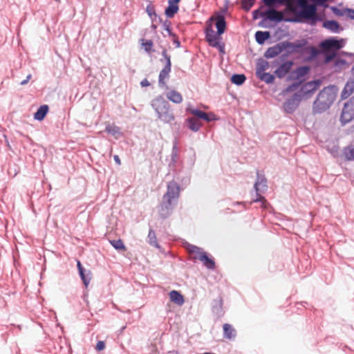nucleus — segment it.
<instances>
[{
	"label": "nucleus",
	"instance_id": "nucleus-44",
	"mask_svg": "<svg viewBox=\"0 0 354 354\" xmlns=\"http://www.w3.org/2000/svg\"><path fill=\"white\" fill-rule=\"evenodd\" d=\"M162 56L163 58L160 59V62H163V61L165 60V66H167V65L169 64V68H171V57H170V55H169L167 54V50L165 49L162 50Z\"/></svg>",
	"mask_w": 354,
	"mask_h": 354
},
{
	"label": "nucleus",
	"instance_id": "nucleus-21",
	"mask_svg": "<svg viewBox=\"0 0 354 354\" xmlns=\"http://www.w3.org/2000/svg\"><path fill=\"white\" fill-rule=\"evenodd\" d=\"M170 72L171 68H169V64L160 71L158 76V84L160 87H164L166 86L165 80L169 78Z\"/></svg>",
	"mask_w": 354,
	"mask_h": 354
},
{
	"label": "nucleus",
	"instance_id": "nucleus-12",
	"mask_svg": "<svg viewBox=\"0 0 354 354\" xmlns=\"http://www.w3.org/2000/svg\"><path fill=\"white\" fill-rule=\"evenodd\" d=\"M302 97L301 94L299 93H295L292 95V96L286 100L283 103V109L288 113H293L296 109L298 107L299 102H301Z\"/></svg>",
	"mask_w": 354,
	"mask_h": 354
},
{
	"label": "nucleus",
	"instance_id": "nucleus-43",
	"mask_svg": "<svg viewBox=\"0 0 354 354\" xmlns=\"http://www.w3.org/2000/svg\"><path fill=\"white\" fill-rule=\"evenodd\" d=\"M243 9L248 11L254 5L255 0H241Z\"/></svg>",
	"mask_w": 354,
	"mask_h": 354
},
{
	"label": "nucleus",
	"instance_id": "nucleus-1",
	"mask_svg": "<svg viewBox=\"0 0 354 354\" xmlns=\"http://www.w3.org/2000/svg\"><path fill=\"white\" fill-rule=\"evenodd\" d=\"M180 193V187L176 182L172 180L167 183V192L158 206V214L161 218L165 219L172 214L178 205Z\"/></svg>",
	"mask_w": 354,
	"mask_h": 354
},
{
	"label": "nucleus",
	"instance_id": "nucleus-19",
	"mask_svg": "<svg viewBox=\"0 0 354 354\" xmlns=\"http://www.w3.org/2000/svg\"><path fill=\"white\" fill-rule=\"evenodd\" d=\"M77 266L78 268L79 274L86 287L90 283L91 281V272L84 269L80 261H77Z\"/></svg>",
	"mask_w": 354,
	"mask_h": 354
},
{
	"label": "nucleus",
	"instance_id": "nucleus-30",
	"mask_svg": "<svg viewBox=\"0 0 354 354\" xmlns=\"http://www.w3.org/2000/svg\"><path fill=\"white\" fill-rule=\"evenodd\" d=\"M186 121L188 128L193 131H198L201 127V124L194 118H189Z\"/></svg>",
	"mask_w": 354,
	"mask_h": 354
},
{
	"label": "nucleus",
	"instance_id": "nucleus-37",
	"mask_svg": "<svg viewBox=\"0 0 354 354\" xmlns=\"http://www.w3.org/2000/svg\"><path fill=\"white\" fill-rule=\"evenodd\" d=\"M111 245L117 250H125L126 247L121 239L110 241Z\"/></svg>",
	"mask_w": 354,
	"mask_h": 354
},
{
	"label": "nucleus",
	"instance_id": "nucleus-13",
	"mask_svg": "<svg viewBox=\"0 0 354 354\" xmlns=\"http://www.w3.org/2000/svg\"><path fill=\"white\" fill-rule=\"evenodd\" d=\"M205 33V39L211 46L218 45V41L221 35H218V32H215L214 31L212 23H206Z\"/></svg>",
	"mask_w": 354,
	"mask_h": 354
},
{
	"label": "nucleus",
	"instance_id": "nucleus-16",
	"mask_svg": "<svg viewBox=\"0 0 354 354\" xmlns=\"http://www.w3.org/2000/svg\"><path fill=\"white\" fill-rule=\"evenodd\" d=\"M286 46L281 44V41L279 42L274 46L268 48L264 53V57L266 59L274 58L284 51Z\"/></svg>",
	"mask_w": 354,
	"mask_h": 354
},
{
	"label": "nucleus",
	"instance_id": "nucleus-31",
	"mask_svg": "<svg viewBox=\"0 0 354 354\" xmlns=\"http://www.w3.org/2000/svg\"><path fill=\"white\" fill-rule=\"evenodd\" d=\"M179 10L178 5L169 4L165 10V14L168 18H172Z\"/></svg>",
	"mask_w": 354,
	"mask_h": 354
},
{
	"label": "nucleus",
	"instance_id": "nucleus-46",
	"mask_svg": "<svg viewBox=\"0 0 354 354\" xmlns=\"http://www.w3.org/2000/svg\"><path fill=\"white\" fill-rule=\"evenodd\" d=\"M264 4L267 6H270L274 4H283L288 0H262Z\"/></svg>",
	"mask_w": 354,
	"mask_h": 354
},
{
	"label": "nucleus",
	"instance_id": "nucleus-18",
	"mask_svg": "<svg viewBox=\"0 0 354 354\" xmlns=\"http://www.w3.org/2000/svg\"><path fill=\"white\" fill-rule=\"evenodd\" d=\"M323 27L333 33H339L343 30L339 24L335 20H326L323 22Z\"/></svg>",
	"mask_w": 354,
	"mask_h": 354
},
{
	"label": "nucleus",
	"instance_id": "nucleus-24",
	"mask_svg": "<svg viewBox=\"0 0 354 354\" xmlns=\"http://www.w3.org/2000/svg\"><path fill=\"white\" fill-rule=\"evenodd\" d=\"M48 111V105L44 104L40 106L34 114V118L37 120L41 121L44 120Z\"/></svg>",
	"mask_w": 354,
	"mask_h": 354
},
{
	"label": "nucleus",
	"instance_id": "nucleus-45",
	"mask_svg": "<svg viewBox=\"0 0 354 354\" xmlns=\"http://www.w3.org/2000/svg\"><path fill=\"white\" fill-rule=\"evenodd\" d=\"M301 81L295 80V82H292L286 88V92H292L297 90L301 84Z\"/></svg>",
	"mask_w": 354,
	"mask_h": 354
},
{
	"label": "nucleus",
	"instance_id": "nucleus-14",
	"mask_svg": "<svg viewBox=\"0 0 354 354\" xmlns=\"http://www.w3.org/2000/svg\"><path fill=\"white\" fill-rule=\"evenodd\" d=\"M310 68L307 66H299L295 70L291 71L287 77V81L290 80H304V77L308 73Z\"/></svg>",
	"mask_w": 354,
	"mask_h": 354
},
{
	"label": "nucleus",
	"instance_id": "nucleus-33",
	"mask_svg": "<svg viewBox=\"0 0 354 354\" xmlns=\"http://www.w3.org/2000/svg\"><path fill=\"white\" fill-rule=\"evenodd\" d=\"M245 80L246 77L243 74H234L231 77V82L238 86L242 85Z\"/></svg>",
	"mask_w": 354,
	"mask_h": 354
},
{
	"label": "nucleus",
	"instance_id": "nucleus-32",
	"mask_svg": "<svg viewBox=\"0 0 354 354\" xmlns=\"http://www.w3.org/2000/svg\"><path fill=\"white\" fill-rule=\"evenodd\" d=\"M257 76L263 82H266V84H272L273 83L274 80V75H272L269 73L263 72L262 73H260L259 75H257Z\"/></svg>",
	"mask_w": 354,
	"mask_h": 354
},
{
	"label": "nucleus",
	"instance_id": "nucleus-49",
	"mask_svg": "<svg viewBox=\"0 0 354 354\" xmlns=\"http://www.w3.org/2000/svg\"><path fill=\"white\" fill-rule=\"evenodd\" d=\"M143 46H145V50L149 53L151 50L153 42L151 40H147L145 43H143Z\"/></svg>",
	"mask_w": 354,
	"mask_h": 354
},
{
	"label": "nucleus",
	"instance_id": "nucleus-42",
	"mask_svg": "<svg viewBox=\"0 0 354 354\" xmlns=\"http://www.w3.org/2000/svg\"><path fill=\"white\" fill-rule=\"evenodd\" d=\"M178 157V149L176 143H175L172 147L171 155V162L173 163H176L177 162Z\"/></svg>",
	"mask_w": 354,
	"mask_h": 354
},
{
	"label": "nucleus",
	"instance_id": "nucleus-29",
	"mask_svg": "<svg viewBox=\"0 0 354 354\" xmlns=\"http://www.w3.org/2000/svg\"><path fill=\"white\" fill-rule=\"evenodd\" d=\"M185 248L189 254H194V256H200L202 253H206L202 248L189 243L187 244Z\"/></svg>",
	"mask_w": 354,
	"mask_h": 354
},
{
	"label": "nucleus",
	"instance_id": "nucleus-25",
	"mask_svg": "<svg viewBox=\"0 0 354 354\" xmlns=\"http://www.w3.org/2000/svg\"><path fill=\"white\" fill-rule=\"evenodd\" d=\"M270 37V33L268 31H257L255 33L256 41L259 44H263L265 41Z\"/></svg>",
	"mask_w": 354,
	"mask_h": 354
},
{
	"label": "nucleus",
	"instance_id": "nucleus-58",
	"mask_svg": "<svg viewBox=\"0 0 354 354\" xmlns=\"http://www.w3.org/2000/svg\"><path fill=\"white\" fill-rule=\"evenodd\" d=\"M180 0H168L169 4L178 5Z\"/></svg>",
	"mask_w": 354,
	"mask_h": 354
},
{
	"label": "nucleus",
	"instance_id": "nucleus-7",
	"mask_svg": "<svg viewBox=\"0 0 354 354\" xmlns=\"http://www.w3.org/2000/svg\"><path fill=\"white\" fill-rule=\"evenodd\" d=\"M345 44L343 39H337L336 37H330L324 39L319 44L322 50L336 52L341 49Z\"/></svg>",
	"mask_w": 354,
	"mask_h": 354
},
{
	"label": "nucleus",
	"instance_id": "nucleus-17",
	"mask_svg": "<svg viewBox=\"0 0 354 354\" xmlns=\"http://www.w3.org/2000/svg\"><path fill=\"white\" fill-rule=\"evenodd\" d=\"M193 259L200 260L204 266L209 270H214L216 267L214 258L210 257L207 252L202 253L200 256H194Z\"/></svg>",
	"mask_w": 354,
	"mask_h": 354
},
{
	"label": "nucleus",
	"instance_id": "nucleus-35",
	"mask_svg": "<svg viewBox=\"0 0 354 354\" xmlns=\"http://www.w3.org/2000/svg\"><path fill=\"white\" fill-rule=\"evenodd\" d=\"M222 299H219L218 300H214L212 306V311L214 313L221 315H222Z\"/></svg>",
	"mask_w": 354,
	"mask_h": 354
},
{
	"label": "nucleus",
	"instance_id": "nucleus-59",
	"mask_svg": "<svg viewBox=\"0 0 354 354\" xmlns=\"http://www.w3.org/2000/svg\"><path fill=\"white\" fill-rule=\"evenodd\" d=\"M348 12H349V17H350V18L352 19H354V10L349 9Z\"/></svg>",
	"mask_w": 354,
	"mask_h": 354
},
{
	"label": "nucleus",
	"instance_id": "nucleus-54",
	"mask_svg": "<svg viewBox=\"0 0 354 354\" xmlns=\"http://www.w3.org/2000/svg\"><path fill=\"white\" fill-rule=\"evenodd\" d=\"M234 206H243L244 209H248V207L247 206L246 202H236L233 203Z\"/></svg>",
	"mask_w": 354,
	"mask_h": 354
},
{
	"label": "nucleus",
	"instance_id": "nucleus-20",
	"mask_svg": "<svg viewBox=\"0 0 354 354\" xmlns=\"http://www.w3.org/2000/svg\"><path fill=\"white\" fill-rule=\"evenodd\" d=\"M223 328V337L229 340L234 339L236 336V331L233 326L230 324H224Z\"/></svg>",
	"mask_w": 354,
	"mask_h": 354
},
{
	"label": "nucleus",
	"instance_id": "nucleus-62",
	"mask_svg": "<svg viewBox=\"0 0 354 354\" xmlns=\"http://www.w3.org/2000/svg\"><path fill=\"white\" fill-rule=\"evenodd\" d=\"M189 183V178H187L185 180V183Z\"/></svg>",
	"mask_w": 354,
	"mask_h": 354
},
{
	"label": "nucleus",
	"instance_id": "nucleus-61",
	"mask_svg": "<svg viewBox=\"0 0 354 354\" xmlns=\"http://www.w3.org/2000/svg\"><path fill=\"white\" fill-rule=\"evenodd\" d=\"M31 78H32V75L31 74H28L26 79H27L29 81Z\"/></svg>",
	"mask_w": 354,
	"mask_h": 354
},
{
	"label": "nucleus",
	"instance_id": "nucleus-38",
	"mask_svg": "<svg viewBox=\"0 0 354 354\" xmlns=\"http://www.w3.org/2000/svg\"><path fill=\"white\" fill-rule=\"evenodd\" d=\"M186 111L190 113L199 119L205 118V112H203L199 109L187 107Z\"/></svg>",
	"mask_w": 354,
	"mask_h": 354
},
{
	"label": "nucleus",
	"instance_id": "nucleus-4",
	"mask_svg": "<svg viewBox=\"0 0 354 354\" xmlns=\"http://www.w3.org/2000/svg\"><path fill=\"white\" fill-rule=\"evenodd\" d=\"M151 106L157 114L158 118L164 123H170L175 119L169 103L162 96H158L151 102Z\"/></svg>",
	"mask_w": 354,
	"mask_h": 354
},
{
	"label": "nucleus",
	"instance_id": "nucleus-23",
	"mask_svg": "<svg viewBox=\"0 0 354 354\" xmlns=\"http://www.w3.org/2000/svg\"><path fill=\"white\" fill-rule=\"evenodd\" d=\"M167 97L174 103L180 104L183 101L182 95L175 90L167 93Z\"/></svg>",
	"mask_w": 354,
	"mask_h": 354
},
{
	"label": "nucleus",
	"instance_id": "nucleus-48",
	"mask_svg": "<svg viewBox=\"0 0 354 354\" xmlns=\"http://www.w3.org/2000/svg\"><path fill=\"white\" fill-rule=\"evenodd\" d=\"M202 119L207 122H211V121L216 120L217 118H216V115L214 113H205V118H202Z\"/></svg>",
	"mask_w": 354,
	"mask_h": 354
},
{
	"label": "nucleus",
	"instance_id": "nucleus-11",
	"mask_svg": "<svg viewBox=\"0 0 354 354\" xmlns=\"http://www.w3.org/2000/svg\"><path fill=\"white\" fill-rule=\"evenodd\" d=\"M272 64L274 66L279 65L274 73L278 78L281 79L290 73L294 62L291 60L283 62L279 59V61L274 60Z\"/></svg>",
	"mask_w": 354,
	"mask_h": 354
},
{
	"label": "nucleus",
	"instance_id": "nucleus-39",
	"mask_svg": "<svg viewBox=\"0 0 354 354\" xmlns=\"http://www.w3.org/2000/svg\"><path fill=\"white\" fill-rule=\"evenodd\" d=\"M322 53L324 55L326 63L330 62L337 55V53L334 51L322 50Z\"/></svg>",
	"mask_w": 354,
	"mask_h": 354
},
{
	"label": "nucleus",
	"instance_id": "nucleus-53",
	"mask_svg": "<svg viewBox=\"0 0 354 354\" xmlns=\"http://www.w3.org/2000/svg\"><path fill=\"white\" fill-rule=\"evenodd\" d=\"M214 47L218 48L220 53H225V46L223 44H221L219 41H218V45H216V46H214Z\"/></svg>",
	"mask_w": 354,
	"mask_h": 354
},
{
	"label": "nucleus",
	"instance_id": "nucleus-28",
	"mask_svg": "<svg viewBox=\"0 0 354 354\" xmlns=\"http://www.w3.org/2000/svg\"><path fill=\"white\" fill-rule=\"evenodd\" d=\"M305 53H308L309 57H308V60H313L322 53L319 50H318L316 47L314 46H308L306 47L304 50Z\"/></svg>",
	"mask_w": 354,
	"mask_h": 354
},
{
	"label": "nucleus",
	"instance_id": "nucleus-6",
	"mask_svg": "<svg viewBox=\"0 0 354 354\" xmlns=\"http://www.w3.org/2000/svg\"><path fill=\"white\" fill-rule=\"evenodd\" d=\"M257 178L254 187L258 197L251 201L250 204H252V203L261 202L262 203L261 206L263 208H267V201L265 198L261 195V193L265 192L267 189V181L265 176L260 174L259 171H257Z\"/></svg>",
	"mask_w": 354,
	"mask_h": 354
},
{
	"label": "nucleus",
	"instance_id": "nucleus-8",
	"mask_svg": "<svg viewBox=\"0 0 354 354\" xmlns=\"http://www.w3.org/2000/svg\"><path fill=\"white\" fill-rule=\"evenodd\" d=\"M225 10H223L222 12H216L212 15L206 23H212L215 22V26L217 29V32L218 35H222L225 32L227 24L225 17Z\"/></svg>",
	"mask_w": 354,
	"mask_h": 354
},
{
	"label": "nucleus",
	"instance_id": "nucleus-27",
	"mask_svg": "<svg viewBox=\"0 0 354 354\" xmlns=\"http://www.w3.org/2000/svg\"><path fill=\"white\" fill-rule=\"evenodd\" d=\"M354 92V81L348 82L342 91L341 97L342 99L347 98Z\"/></svg>",
	"mask_w": 354,
	"mask_h": 354
},
{
	"label": "nucleus",
	"instance_id": "nucleus-51",
	"mask_svg": "<svg viewBox=\"0 0 354 354\" xmlns=\"http://www.w3.org/2000/svg\"><path fill=\"white\" fill-rule=\"evenodd\" d=\"M105 348V343L103 341H98L96 344V350L98 351H101L104 350Z\"/></svg>",
	"mask_w": 354,
	"mask_h": 354
},
{
	"label": "nucleus",
	"instance_id": "nucleus-57",
	"mask_svg": "<svg viewBox=\"0 0 354 354\" xmlns=\"http://www.w3.org/2000/svg\"><path fill=\"white\" fill-rule=\"evenodd\" d=\"M113 159L115 162V163L118 165H121V160L119 158V156L118 155H114L113 156Z\"/></svg>",
	"mask_w": 354,
	"mask_h": 354
},
{
	"label": "nucleus",
	"instance_id": "nucleus-9",
	"mask_svg": "<svg viewBox=\"0 0 354 354\" xmlns=\"http://www.w3.org/2000/svg\"><path fill=\"white\" fill-rule=\"evenodd\" d=\"M353 119H354V96L344 104L340 116V121L344 125Z\"/></svg>",
	"mask_w": 354,
	"mask_h": 354
},
{
	"label": "nucleus",
	"instance_id": "nucleus-5",
	"mask_svg": "<svg viewBox=\"0 0 354 354\" xmlns=\"http://www.w3.org/2000/svg\"><path fill=\"white\" fill-rule=\"evenodd\" d=\"M263 15V21L267 20L276 23H279L281 21L298 23L301 21V20L299 18H286L281 12L272 8H269L266 11H264Z\"/></svg>",
	"mask_w": 354,
	"mask_h": 354
},
{
	"label": "nucleus",
	"instance_id": "nucleus-15",
	"mask_svg": "<svg viewBox=\"0 0 354 354\" xmlns=\"http://www.w3.org/2000/svg\"><path fill=\"white\" fill-rule=\"evenodd\" d=\"M321 84L322 81L320 80H315L308 82L301 86L299 93L301 94V97L305 95L312 94L314 91L319 88Z\"/></svg>",
	"mask_w": 354,
	"mask_h": 354
},
{
	"label": "nucleus",
	"instance_id": "nucleus-3",
	"mask_svg": "<svg viewBox=\"0 0 354 354\" xmlns=\"http://www.w3.org/2000/svg\"><path fill=\"white\" fill-rule=\"evenodd\" d=\"M336 97L335 87L329 86L322 89L318 94L313 106L314 113H322L328 110Z\"/></svg>",
	"mask_w": 354,
	"mask_h": 354
},
{
	"label": "nucleus",
	"instance_id": "nucleus-60",
	"mask_svg": "<svg viewBox=\"0 0 354 354\" xmlns=\"http://www.w3.org/2000/svg\"><path fill=\"white\" fill-rule=\"evenodd\" d=\"M28 82H29V81H28L27 79H25L24 80H23V81H21V82H20V84H21V86H24V85L27 84Z\"/></svg>",
	"mask_w": 354,
	"mask_h": 354
},
{
	"label": "nucleus",
	"instance_id": "nucleus-26",
	"mask_svg": "<svg viewBox=\"0 0 354 354\" xmlns=\"http://www.w3.org/2000/svg\"><path fill=\"white\" fill-rule=\"evenodd\" d=\"M269 68V62L262 58L259 59L256 66V75L265 72Z\"/></svg>",
	"mask_w": 354,
	"mask_h": 354
},
{
	"label": "nucleus",
	"instance_id": "nucleus-47",
	"mask_svg": "<svg viewBox=\"0 0 354 354\" xmlns=\"http://www.w3.org/2000/svg\"><path fill=\"white\" fill-rule=\"evenodd\" d=\"M146 12L148 14V15L151 17V20L153 21V17L154 18H156L158 16L156 13L154 7L151 5H148L146 8Z\"/></svg>",
	"mask_w": 354,
	"mask_h": 354
},
{
	"label": "nucleus",
	"instance_id": "nucleus-41",
	"mask_svg": "<svg viewBox=\"0 0 354 354\" xmlns=\"http://www.w3.org/2000/svg\"><path fill=\"white\" fill-rule=\"evenodd\" d=\"M344 155L347 160H354V145H351L344 149Z\"/></svg>",
	"mask_w": 354,
	"mask_h": 354
},
{
	"label": "nucleus",
	"instance_id": "nucleus-40",
	"mask_svg": "<svg viewBox=\"0 0 354 354\" xmlns=\"http://www.w3.org/2000/svg\"><path fill=\"white\" fill-rule=\"evenodd\" d=\"M158 21H159V22H162L163 28L168 32L169 36L176 37V35L171 32V30L170 28V26H171L170 21L167 19V20L162 21V20L160 17H158Z\"/></svg>",
	"mask_w": 354,
	"mask_h": 354
},
{
	"label": "nucleus",
	"instance_id": "nucleus-36",
	"mask_svg": "<svg viewBox=\"0 0 354 354\" xmlns=\"http://www.w3.org/2000/svg\"><path fill=\"white\" fill-rule=\"evenodd\" d=\"M105 131L115 136L121 133L120 128L113 124H107Z\"/></svg>",
	"mask_w": 354,
	"mask_h": 354
},
{
	"label": "nucleus",
	"instance_id": "nucleus-2",
	"mask_svg": "<svg viewBox=\"0 0 354 354\" xmlns=\"http://www.w3.org/2000/svg\"><path fill=\"white\" fill-rule=\"evenodd\" d=\"M297 6L299 10L297 12V16L295 18H299L301 22L306 21L310 25L315 26L318 21L323 20V16L317 13L316 5L308 3L306 0H298Z\"/></svg>",
	"mask_w": 354,
	"mask_h": 354
},
{
	"label": "nucleus",
	"instance_id": "nucleus-64",
	"mask_svg": "<svg viewBox=\"0 0 354 354\" xmlns=\"http://www.w3.org/2000/svg\"><path fill=\"white\" fill-rule=\"evenodd\" d=\"M307 304V302H306V301H304V302H302V304ZM304 306L305 307V305H304Z\"/></svg>",
	"mask_w": 354,
	"mask_h": 354
},
{
	"label": "nucleus",
	"instance_id": "nucleus-50",
	"mask_svg": "<svg viewBox=\"0 0 354 354\" xmlns=\"http://www.w3.org/2000/svg\"><path fill=\"white\" fill-rule=\"evenodd\" d=\"M263 12H261L259 10H254L252 12V16L254 19H257L259 17L263 18Z\"/></svg>",
	"mask_w": 354,
	"mask_h": 354
},
{
	"label": "nucleus",
	"instance_id": "nucleus-63",
	"mask_svg": "<svg viewBox=\"0 0 354 354\" xmlns=\"http://www.w3.org/2000/svg\"><path fill=\"white\" fill-rule=\"evenodd\" d=\"M152 28H153V29H156V25L152 24Z\"/></svg>",
	"mask_w": 354,
	"mask_h": 354
},
{
	"label": "nucleus",
	"instance_id": "nucleus-55",
	"mask_svg": "<svg viewBox=\"0 0 354 354\" xmlns=\"http://www.w3.org/2000/svg\"><path fill=\"white\" fill-rule=\"evenodd\" d=\"M140 85L142 87L148 86L150 85L149 82L147 79H144L141 81Z\"/></svg>",
	"mask_w": 354,
	"mask_h": 354
},
{
	"label": "nucleus",
	"instance_id": "nucleus-22",
	"mask_svg": "<svg viewBox=\"0 0 354 354\" xmlns=\"http://www.w3.org/2000/svg\"><path fill=\"white\" fill-rule=\"evenodd\" d=\"M170 300L178 306H182L184 302L183 296L177 290H171L169 292Z\"/></svg>",
	"mask_w": 354,
	"mask_h": 354
},
{
	"label": "nucleus",
	"instance_id": "nucleus-10",
	"mask_svg": "<svg viewBox=\"0 0 354 354\" xmlns=\"http://www.w3.org/2000/svg\"><path fill=\"white\" fill-rule=\"evenodd\" d=\"M306 41L300 40L297 42H290L288 40L281 41V44L286 46L284 50H286V54H283L279 57L281 62H283L286 57L293 53L297 52L298 49H301L306 45Z\"/></svg>",
	"mask_w": 354,
	"mask_h": 354
},
{
	"label": "nucleus",
	"instance_id": "nucleus-34",
	"mask_svg": "<svg viewBox=\"0 0 354 354\" xmlns=\"http://www.w3.org/2000/svg\"><path fill=\"white\" fill-rule=\"evenodd\" d=\"M147 238L149 244L157 248H160V245L157 242L156 236L154 230L151 229L149 230Z\"/></svg>",
	"mask_w": 354,
	"mask_h": 354
},
{
	"label": "nucleus",
	"instance_id": "nucleus-56",
	"mask_svg": "<svg viewBox=\"0 0 354 354\" xmlns=\"http://www.w3.org/2000/svg\"><path fill=\"white\" fill-rule=\"evenodd\" d=\"M174 37V39H173L174 44L176 45V48H179L180 46V41L178 39L176 36V37Z\"/></svg>",
	"mask_w": 354,
	"mask_h": 354
},
{
	"label": "nucleus",
	"instance_id": "nucleus-52",
	"mask_svg": "<svg viewBox=\"0 0 354 354\" xmlns=\"http://www.w3.org/2000/svg\"><path fill=\"white\" fill-rule=\"evenodd\" d=\"M330 9L333 12V13L337 16H342L343 15L342 10L337 7L332 6L330 7Z\"/></svg>",
	"mask_w": 354,
	"mask_h": 354
}]
</instances>
